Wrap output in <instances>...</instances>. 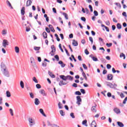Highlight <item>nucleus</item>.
<instances>
[{"label": "nucleus", "instance_id": "1", "mask_svg": "<svg viewBox=\"0 0 127 127\" xmlns=\"http://www.w3.org/2000/svg\"><path fill=\"white\" fill-rule=\"evenodd\" d=\"M1 71L2 73H3V75L5 76V77H9V72H8V69H7V67L5 66V64L3 63L1 64Z\"/></svg>", "mask_w": 127, "mask_h": 127}, {"label": "nucleus", "instance_id": "2", "mask_svg": "<svg viewBox=\"0 0 127 127\" xmlns=\"http://www.w3.org/2000/svg\"><path fill=\"white\" fill-rule=\"evenodd\" d=\"M2 45L3 47H4V48H5L6 46H8L9 45L8 41H7V40H3L2 43Z\"/></svg>", "mask_w": 127, "mask_h": 127}, {"label": "nucleus", "instance_id": "3", "mask_svg": "<svg viewBox=\"0 0 127 127\" xmlns=\"http://www.w3.org/2000/svg\"><path fill=\"white\" fill-rule=\"evenodd\" d=\"M30 127H32V126H34L35 125V121L33 120L32 118H29L28 119Z\"/></svg>", "mask_w": 127, "mask_h": 127}, {"label": "nucleus", "instance_id": "4", "mask_svg": "<svg viewBox=\"0 0 127 127\" xmlns=\"http://www.w3.org/2000/svg\"><path fill=\"white\" fill-rule=\"evenodd\" d=\"M76 104L78 105V106H80L81 105L80 102H82V99H81V97L80 96H78L76 97Z\"/></svg>", "mask_w": 127, "mask_h": 127}, {"label": "nucleus", "instance_id": "5", "mask_svg": "<svg viewBox=\"0 0 127 127\" xmlns=\"http://www.w3.org/2000/svg\"><path fill=\"white\" fill-rule=\"evenodd\" d=\"M60 77L64 81H66V80H68V77H67V75L65 76L64 75H62L60 76Z\"/></svg>", "mask_w": 127, "mask_h": 127}, {"label": "nucleus", "instance_id": "6", "mask_svg": "<svg viewBox=\"0 0 127 127\" xmlns=\"http://www.w3.org/2000/svg\"><path fill=\"white\" fill-rule=\"evenodd\" d=\"M97 105H95V106H92L91 107V111L93 113H97Z\"/></svg>", "mask_w": 127, "mask_h": 127}, {"label": "nucleus", "instance_id": "7", "mask_svg": "<svg viewBox=\"0 0 127 127\" xmlns=\"http://www.w3.org/2000/svg\"><path fill=\"white\" fill-rule=\"evenodd\" d=\"M113 78H114V76L112 74H109L107 75L108 80L112 81V80H113Z\"/></svg>", "mask_w": 127, "mask_h": 127}, {"label": "nucleus", "instance_id": "8", "mask_svg": "<svg viewBox=\"0 0 127 127\" xmlns=\"http://www.w3.org/2000/svg\"><path fill=\"white\" fill-rule=\"evenodd\" d=\"M34 103L36 106H38V105L40 104V101H39V99H38V98H35Z\"/></svg>", "mask_w": 127, "mask_h": 127}, {"label": "nucleus", "instance_id": "9", "mask_svg": "<svg viewBox=\"0 0 127 127\" xmlns=\"http://www.w3.org/2000/svg\"><path fill=\"white\" fill-rule=\"evenodd\" d=\"M40 93L44 96H47V94L45 93V91H44V89L41 90V91H40Z\"/></svg>", "mask_w": 127, "mask_h": 127}, {"label": "nucleus", "instance_id": "10", "mask_svg": "<svg viewBox=\"0 0 127 127\" xmlns=\"http://www.w3.org/2000/svg\"><path fill=\"white\" fill-rule=\"evenodd\" d=\"M6 3L8 6H9V7L11 8V9H13V7H12V6L11 5V4L10 3V2H9L8 0H6Z\"/></svg>", "mask_w": 127, "mask_h": 127}, {"label": "nucleus", "instance_id": "11", "mask_svg": "<svg viewBox=\"0 0 127 127\" xmlns=\"http://www.w3.org/2000/svg\"><path fill=\"white\" fill-rule=\"evenodd\" d=\"M25 14V8L24 7H23L21 9V15H23Z\"/></svg>", "mask_w": 127, "mask_h": 127}, {"label": "nucleus", "instance_id": "12", "mask_svg": "<svg viewBox=\"0 0 127 127\" xmlns=\"http://www.w3.org/2000/svg\"><path fill=\"white\" fill-rule=\"evenodd\" d=\"M32 3V1L31 0H28L26 2V6H30Z\"/></svg>", "mask_w": 127, "mask_h": 127}, {"label": "nucleus", "instance_id": "13", "mask_svg": "<svg viewBox=\"0 0 127 127\" xmlns=\"http://www.w3.org/2000/svg\"><path fill=\"white\" fill-rule=\"evenodd\" d=\"M91 127H97V123L96 121H93L91 124Z\"/></svg>", "mask_w": 127, "mask_h": 127}, {"label": "nucleus", "instance_id": "14", "mask_svg": "<svg viewBox=\"0 0 127 127\" xmlns=\"http://www.w3.org/2000/svg\"><path fill=\"white\" fill-rule=\"evenodd\" d=\"M59 86H62L63 85H67V83L64 82L63 80H61L59 83Z\"/></svg>", "mask_w": 127, "mask_h": 127}, {"label": "nucleus", "instance_id": "15", "mask_svg": "<svg viewBox=\"0 0 127 127\" xmlns=\"http://www.w3.org/2000/svg\"><path fill=\"white\" fill-rule=\"evenodd\" d=\"M72 45H73V46H78V42L76 40H73Z\"/></svg>", "mask_w": 127, "mask_h": 127}, {"label": "nucleus", "instance_id": "16", "mask_svg": "<svg viewBox=\"0 0 127 127\" xmlns=\"http://www.w3.org/2000/svg\"><path fill=\"white\" fill-rule=\"evenodd\" d=\"M106 83H107V86H108V87H110V88H111L112 89H113V84L112 83L106 82Z\"/></svg>", "mask_w": 127, "mask_h": 127}, {"label": "nucleus", "instance_id": "17", "mask_svg": "<svg viewBox=\"0 0 127 127\" xmlns=\"http://www.w3.org/2000/svg\"><path fill=\"white\" fill-rule=\"evenodd\" d=\"M51 48H52V53H54V52H55L56 51V48H55V47L54 46V45H52L51 46Z\"/></svg>", "mask_w": 127, "mask_h": 127}, {"label": "nucleus", "instance_id": "18", "mask_svg": "<svg viewBox=\"0 0 127 127\" xmlns=\"http://www.w3.org/2000/svg\"><path fill=\"white\" fill-rule=\"evenodd\" d=\"M117 125H118V126H119V127H125V125H124V124H123V123H122L121 122H118Z\"/></svg>", "mask_w": 127, "mask_h": 127}, {"label": "nucleus", "instance_id": "19", "mask_svg": "<svg viewBox=\"0 0 127 127\" xmlns=\"http://www.w3.org/2000/svg\"><path fill=\"white\" fill-rule=\"evenodd\" d=\"M114 111L116 114H120V113H121V111L118 108H115L114 109Z\"/></svg>", "mask_w": 127, "mask_h": 127}, {"label": "nucleus", "instance_id": "20", "mask_svg": "<svg viewBox=\"0 0 127 127\" xmlns=\"http://www.w3.org/2000/svg\"><path fill=\"white\" fill-rule=\"evenodd\" d=\"M39 112L44 116V117H46V115H45V113H44V111H43V109H40Z\"/></svg>", "mask_w": 127, "mask_h": 127}, {"label": "nucleus", "instance_id": "21", "mask_svg": "<svg viewBox=\"0 0 127 127\" xmlns=\"http://www.w3.org/2000/svg\"><path fill=\"white\" fill-rule=\"evenodd\" d=\"M49 75L51 77V78H55L56 76L54 74H53L51 71H49Z\"/></svg>", "mask_w": 127, "mask_h": 127}, {"label": "nucleus", "instance_id": "22", "mask_svg": "<svg viewBox=\"0 0 127 127\" xmlns=\"http://www.w3.org/2000/svg\"><path fill=\"white\" fill-rule=\"evenodd\" d=\"M20 86L22 89H23L24 88V83H23V81H21L20 82Z\"/></svg>", "mask_w": 127, "mask_h": 127}, {"label": "nucleus", "instance_id": "23", "mask_svg": "<svg viewBox=\"0 0 127 127\" xmlns=\"http://www.w3.org/2000/svg\"><path fill=\"white\" fill-rule=\"evenodd\" d=\"M6 97H7V98H10V97H11V95L10 94V92H9V91H7L6 92Z\"/></svg>", "mask_w": 127, "mask_h": 127}, {"label": "nucleus", "instance_id": "24", "mask_svg": "<svg viewBox=\"0 0 127 127\" xmlns=\"http://www.w3.org/2000/svg\"><path fill=\"white\" fill-rule=\"evenodd\" d=\"M43 36L44 39H46V38H47V33H46V32H44L43 33Z\"/></svg>", "mask_w": 127, "mask_h": 127}, {"label": "nucleus", "instance_id": "25", "mask_svg": "<svg viewBox=\"0 0 127 127\" xmlns=\"http://www.w3.org/2000/svg\"><path fill=\"white\" fill-rule=\"evenodd\" d=\"M62 14H63L65 18V19H68L69 18L68 17V14H67L65 12H63V13H62Z\"/></svg>", "mask_w": 127, "mask_h": 127}, {"label": "nucleus", "instance_id": "26", "mask_svg": "<svg viewBox=\"0 0 127 127\" xmlns=\"http://www.w3.org/2000/svg\"><path fill=\"white\" fill-rule=\"evenodd\" d=\"M15 52L16 53H19V48L18 47H15Z\"/></svg>", "mask_w": 127, "mask_h": 127}, {"label": "nucleus", "instance_id": "27", "mask_svg": "<svg viewBox=\"0 0 127 127\" xmlns=\"http://www.w3.org/2000/svg\"><path fill=\"white\" fill-rule=\"evenodd\" d=\"M117 28H118V29H121L122 28V25L120 23H118Z\"/></svg>", "mask_w": 127, "mask_h": 127}, {"label": "nucleus", "instance_id": "28", "mask_svg": "<svg viewBox=\"0 0 127 127\" xmlns=\"http://www.w3.org/2000/svg\"><path fill=\"white\" fill-rule=\"evenodd\" d=\"M67 79L69 80L70 81L73 80V77H72L71 75H67Z\"/></svg>", "mask_w": 127, "mask_h": 127}, {"label": "nucleus", "instance_id": "29", "mask_svg": "<svg viewBox=\"0 0 127 127\" xmlns=\"http://www.w3.org/2000/svg\"><path fill=\"white\" fill-rule=\"evenodd\" d=\"M30 97L31 98V99H34V94H33V93L30 92L29 93Z\"/></svg>", "mask_w": 127, "mask_h": 127}, {"label": "nucleus", "instance_id": "30", "mask_svg": "<svg viewBox=\"0 0 127 127\" xmlns=\"http://www.w3.org/2000/svg\"><path fill=\"white\" fill-rule=\"evenodd\" d=\"M60 114L61 115V116L64 117V116L65 115V112H64L63 110H61L60 111Z\"/></svg>", "mask_w": 127, "mask_h": 127}, {"label": "nucleus", "instance_id": "31", "mask_svg": "<svg viewBox=\"0 0 127 127\" xmlns=\"http://www.w3.org/2000/svg\"><path fill=\"white\" fill-rule=\"evenodd\" d=\"M34 49L36 51H38V50H40V47H34Z\"/></svg>", "mask_w": 127, "mask_h": 127}, {"label": "nucleus", "instance_id": "32", "mask_svg": "<svg viewBox=\"0 0 127 127\" xmlns=\"http://www.w3.org/2000/svg\"><path fill=\"white\" fill-rule=\"evenodd\" d=\"M93 13L95 16H98V15H99V13H98V11H97L96 10H94Z\"/></svg>", "mask_w": 127, "mask_h": 127}, {"label": "nucleus", "instance_id": "33", "mask_svg": "<svg viewBox=\"0 0 127 127\" xmlns=\"http://www.w3.org/2000/svg\"><path fill=\"white\" fill-rule=\"evenodd\" d=\"M7 32H6V30L4 29L2 30V35H5V34H6Z\"/></svg>", "mask_w": 127, "mask_h": 127}, {"label": "nucleus", "instance_id": "34", "mask_svg": "<svg viewBox=\"0 0 127 127\" xmlns=\"http://www.w3.org/2000/svg\"><path fill=\"white\" fill-rule=\"evenodd\" d=\"M82 66H83L84 69H85V70H88V67H87V66L86 65V64H83Z\"/></svg>", "mask_w": 127, "mask_h": 127}, {"label": "nucleus", "instance_id": "35", "mask_svg": "<svg viewBox=\"0 0 127 127\" xmlns=\"http://www.w3.org/2000/svg\"><path fill=\"white\" fill-rule=\"evenodd\" d=\"M82 76H83V77L86 81L88 80V79L87 78V76H86V74L85 73H82Z\"/></svg>", "mask_w": 127, "mask_h": 127}, {"label": "nucleus", "instance_id": "36", "mask_svg": "<svg viewBox=\"0 0 127 127\" xmlns=\"http://www.w3.org/2000/svg\"><path fill=\"white\" fill-rule=\"evenodd\" d=\"M59 47L60 49L61 50L62 52L64 53V50H63V49H62V47L61 46V44H59Z\"/></svg>", "mask_w": 127, "mask_h": 127}, {"label": "nucleus", "instance_id": "37", "mask_svg": "<svg viewBox=\"0 0 127 127\" xmlns=\"http://www.w3.org/2000/svg\"><path fill=\"white\" fill-rule=\"evenodd\" d=\"M89 40L90 42H91V44H93V43H94V40H93V38L92 37H89Z\"/></svg>", "mask_w": 127, "mask_h": 127}, {"label": "nucleus", "instance_id": "38", "mask_svg": "<svg viewBox=\"0 0 127 127\" xmlns=\"http://www.w3.org/2000/svg\"><path fill=\"white\" fill-rule=\"evenodd\" d=\"M91 59H92V60L93 61H95V62L98 61V58H96L95 57H91Z\"/></svg>", "mask_w": 127, "mask_h": 127}, {"label": "nucleus", "instance_id": "39", "mask_svg": "<svg viewBox=\"0 0 127 127\" xmlns=\"http://www.w3.org/2000/svg\"><path fill=\"white\" fill-rule=\"evenodd\" d=\"M101 61L102 63H107V61H106V60L105 59H101Z\"/></svg>", "mask_w": 127, "mask_h": 127}, {"label": "nucleus", "instance_id": "40", "mask_svg": "<svg viewBox=\"0 0 127 127\" xmlns=\"http://www.w3.org/2000/svg\"><path fill=\"white\" fill-rule=\"evenodd\" d=\"M36 87L37 89H41V85H40V84H37L36 85Z\"/></svg>", "mask_w": 127, "mask_h": 127}, {"label": "nucleus", "instance_id": "41", "mask_svg": "<svg viewBox=\"0 0 127 127\" xmlns=\"http://www.w3.org/2000/svg\"><path fill=\"white\" fill-rule=\"evenodd\" d=\"M9 112L11 116H13V111L12 110V109H9Z\"/></svg>", "mask_w": 127, "mask_h": 127}, {"label": "nucleus", "instance_id": "42", "mask_svg": "<svg viewBox=\"0 0 127 127\" xmlns=\"http://www.w3.org/2000/svg\"><path fill=\"white\" fill-rule=\"evenodd\" d=\"M33 81H34V82H35V83H38V80H37V79H36V77H34L33 78Z\"/></svg>", "mask_w": 127, "mask_h": 127}, {"label": "nucleus", "instance_id": "43", "mask_svg": "<svg viewBox=\"0 0 127 127\" xmlns=\"http://www.w3.org/2000/svg\"><path fill=\"white\" fill-rule=\"evenodd\" d=\"M55 58L57 61H59V56L58 55L55 56Z\"/></svg>", "mask_w": 127, "mask_h": 127}, {"label": "nucleus", "instance_id": "44", "mask_svg": "<svg viewBox=\"0 0 127 127\" xmlns=\"http://www.w3.org/2000/svg\"><path fill=\"white\" fill-rule=\"evenodd\" d=\"M58 106H59V109H62L63 108V107H62V104H61V103L59 102L58 104Z\"/></svg>", "mask_w": 127, "mask_h": 127}, {"label": "nucleus", "instance_id": "45", "mask_svg": "<svg viewBox=\"0 0 127 127\" xmlns=\"http://www.w3.org/2000/svg\"><path fill=\"white\" fill-rule=\"evenodd\" d=\"M113 45V44L112 43H107L106 44V46H107V47H111V46H112Z\"/></svg>", "mask_w": 127, "mask_h": 127}, {"label": "nucleus", "instance_id": "46", "mask_svg": "<svg viewBox=\"0 0 127 127\" xmlns=\"http://www.w3.org/2000/svg\"><path fill=\"white\" fill-rule=\"evenodd\" d=\"M80 92L82 93V94H86V91H85L84 89H80Z\"/></svg>", "mask_w": 127, "mask_h": 127}, {"label": "nucleus", "instance_id": "47", "mask_svg": "<svg viewBox=\"0 0 127 127\" xmlns=\"http://www.w3.org/2000/svg\"><path fill=\"white\" fill-rule=\"evenodd\" d=\"M120 57H124V59H126V55L124 54V53H122L121 55H120Z\"/></svg>", "mask_w": 127, "mask_h": 127}, {"label": "nucleus", "instance_id": "48", "mask_svg": "<svg viewBox=\"0 0 127 127\" xmlns=\"http://www.w3.org/2000/svg\"><path fill=\"white\" fill-rule=\"evenodd\" d=\"M107 69H111V68H112V65H111V64H107Z\"/></svg>", "mask_w": 127, "mask_h": 127}, {"label": "nucleus", "instance_id": "49", "mask_svg": "<svg viewBox=\"0 0 127 127\" xmlns=\"http://www.w3.org/2000/svg\"><path fill=\"white\" fill-rule=\"evenodd\" d=\"M75 95H78V96H81V92H80V91H76Z\"/></svg>", "mask_w": 127, "mask_h": 127}, {"label": "nucleus", "instance_id": "50", "mask_svg": "<svg viewBox=\"0 0 127 127\" xmlns=\"http://www.w3.org/2000/svg\"><path fill=\"white\" fill-rule=\"evenodd\" d=\"M70 117H71L72 119H75V116L74 115V113H70Z\"/></svg>", "mask_w": 127, "mask_h": 127}, {"label": "nucleus", "instance_id": "51", "mask_svg": "<svg viewBox=\"0 0 127 127\" xmlns=\"http://www.w3.org/2000/svg\"><path fill=\"white\" fill-rule=\"evenodd\" d=\"M107 96L108 98H111V97H112V93H111V92H108Z\"/></svg>", "mask_w": 127, "mask_h": 127}, {"label": "nucleus", "instance_id": "52", "mask_svg": "<svg viewBox=\"0 0 127 127\" xmlns=\"http://www.w3.org/2000/svg\"><path fill=\"white\" fill-rule=\"evenodd\" d=\"M127 97L125 98V99L124 100L123 104H126L127 103Z\"/></svg>", "mask_w": 127, "mask_h": 127}, {"label": "nucleus", "instance_id": "53", "mask_svg": "<svg viewBox=\"0 0 127 127\" xmlns=\"http://www.w3.org/2000/svg\"><path fill=\"white\" fill-rule=\"evenodd\" d=\"M120 96L121 98H122V99H123V98H125V95L123 93H121Z\"/></svg>", "mask_w": 127, "mask_h": 127}, {"label": "nucleus", "instance_id": "54", "mask_svg": "<svg viewBox=\"0 0 127 127\" xmlns=\"http://www.w3.org/2000/svg\"><path fill=\"white\" fill-rule=\"evenodd\" d=\"M81 20L85 22L86 21V18H85V17H81Z\"/></svg>", "mask_w": 127, "mask_h": 127}, {"label": "nucleus", "instance_id": "55", "mask_svg": "<svg viewBox=\"0 0 127 127\" xmlns=\"http://www.w3.org/2000/svg\"><path fill=\"white\" fill-rule=\"evenodd\" d=\"M89 8H90V11H91V12H93V7H92V5H89Z\"/></svg>", "mask_w": 127, "mask_h": 127}, {"label": "nucleus", "instance_id": "56", "mask_svg": "<svg viewBox=\"0 0 127 127\" xmlns=\"http://www.w3.org/2000/svg\"><path fill=\"white\" fill-rule=\"evenodd\" d=\"M65 51L67 56H70V54H69V52H68V50H67V49H65Z\"/></svg>", "mask_w": 127, "mask_h": 127}, {"label": "nucleus", "instance_id": "57", "mask_svg": "<svg viewBox=\"0 0 127 127\" xmlns=\"http://www.w3.org/2000/svg\"><path fill=\"white\" fill-rule=\"evenodd\" d=\"M53 11L54 13H57V11L56 10V8L55 7L53 8Z\"/></svg>", "mask_w": 127, "mask_h": 127}, {"label": "nucleus", "instance_id": "58", "mask_svg": "<svg viewBox=\"0 0 127 127\" xmlns=\"http://www.w3.org/2000/svg\"><path fill=\"white\" fill-rule=\"evenodd\" d=\"M84 52L85 54H86V55H88V54H89V51H88V50L87 49L85 50Z\"/></svg>", "mask_w": 127, "mask_h": 127}, {"label": "nucleus", "instance_id": "59", "mask_svg": "<svg viewBox=\"0 0 127 127\" xmlns=\"http://www.w3.org/2000/svg\"><path fill=\"white\" fill-rule=\"evenodd\" d=\"M72 87H74V88H77V87H78V86H77V83H74L72 84Z\"/></svg>", "mask_w": 127, "mask_h": 127}, {"label": "nucleus", "instance_id": "60", "mask_svg": "<svg viewBox=\"0 0 127 127\" xmlns=\"http://www.w3.org/2000/svg\"><path fill=\"white\" fill-rule=\"evenodd\" d=\"M0 105H2V97H0Z\"/></svg>", "mask_w": 127, "mask_h": 127}, {"label": "nucleus", "instance_id": "61", "mask_svg": "<svg viewBox=\"0 0 127 127\" xmlns=\"http://www.w3.org/2000/svg\"><path fill=\"white\" fill-rule=\"evenodd\" d=\"M60 35L62 40H63V39H64V35H63V34H60Z\"/></svg>", "mask_w": 127, "mask_h": 127}, {"label": "nucleus", "instance_id": "62", "mask_svg": "<svg viewBox=\"0 0 127 127\" xmlns=\"http://www.w3.org/2000/svg\"><path fill=\"white\" fill-rule=\"evenodd\" d=\"M46 31H47V32H48V33H50V30H49V28L47 27L46 28Z\"/></svg>", "mask_w": 127, "mask_h": 127}, {"label": "nucleus", "instance_id": "63", "mask_svg": "<svg viewBox=\"0 0 127 127\" xmlns=\"http://www.w3.org/2000/svg\"><path fill=\"white\" fill-rule=\"evenodd\" d=\"M112 30H115L116 29V26L115 25H112Z\"/></svg>", "mask_w": 127, "mask_h": 127}, {"label": "nucleus", "instance_id": "64", "mask_svg": "<svg viewBox=\"0 0 127 127\" xmlns=\"http://www.w3.org/2000/svg\"><path fill=\"white\" fill-rule=\"evenodd\" d=\"M86 124H87V120H85L82 122V125H86Z\"/></svg>", "mask_w": 127, "mask_h": 127}]
</instances>
